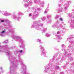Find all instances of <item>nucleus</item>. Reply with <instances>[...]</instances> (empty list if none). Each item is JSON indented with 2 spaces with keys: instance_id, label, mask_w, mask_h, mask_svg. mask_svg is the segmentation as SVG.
Listing matches in <instances>:
<instances>
[{
  "instance_id": "nucleus-1",
  "label": "nucleus",
  "mask_w": 74,
  "mask_h": 74,
  "mask_svg": "<svg viewBox=\"0 0 74 74\" xmlns=\"http://www.w3.org/2000/svg\"><path fill=\"white\" fill-rule=\"evenodd\" d=\"M41 51L42 56L44 57H47V50L45 49L44 47L42 45H40L39 47Z\"/></svg>"
},
{
  "instance_id": "nucleus-2",
  "label": "nucleus",
  "mask_w": 74,
  "mask_h": 74,
  "mask_svg": "<svg viewBox=\"0 0 74 74\" xmlns=\"http://www.w3.org/2000/svg\"><path fill=\"white\" fill-rule=\"evenodd\" d=\"M56 23V26L57 29L59 30V29H60V27H62V25H60L59 23V21H57Z\"/></svg>"
},
{
  "instance_id": "nucleus-3",
  "label": "nucleus",
  "mask_w": 74,
  "mask_h": 74,
  "mask_svg": "<svg viewBox=\"0 0 74 74\" xmlns=\"http://www.w3.org/2000/svg\"><path fill=\"white\" fill-rule=\"evenodd\" d=\"M5 33V31H3L1 33V36H2V37L4 36Z\"/></svg>"
},
{
  "instance_id": "nucleus-4",
  "label": "nucleus",
  "mask_w": 74,
  "mask_h": 74,
  "mask_svg": "<svg viewBox=\"0 0 74 74\" xmlns=\"http://www.w3.org/2000/svg\"><path fill=\"white\" fill-rule=\"evenodd\" d=\"M13 16L14 17V19H16V20H19V19L20 18V17L19 18L17 16L14 15Z\"/></svg>"
},
{
  "instance_id": "nucleus-5",
  "label": "nucleus",
  "mask_w": 74,
  "mask_h": 74,
  "mask_svg": "<svg viewBox=\"0 0 74 74\" xmlns=\"http://www.w3.org/2000/svg\"><path fill=\"white\" fill-rule=\"evenodd\" d=\"M74 23H71V25H70V28H71V29H73V28H74Z\"/></svg>"
},
{
  "instance_id": "nucleus-6",
  "label": "nucleus",
  "mask_w": 74,
  "mask_h": 74,
  "mask_svg": "<svg viewBox=\"0 0 74 74\" xmlns=\"http://www.w3.org/2000/svg\"><path fill=\"white\" fill-rule=\"evenodd\" d=\"M18 15H23L24 14L23 13H22V12H19L18 13Z\"/></svg>"
},
{
  "instance_id": "nucleus-7",
  "label": "nucleus",
  "mask_w": 74,
  "mask_h": 74,
  "mask_svg": "<svg viewBox=\"0 0 74 74\" xmlns=\"http://www.w3.org/2000/svg\"><path fill=\"white\" fill-rule=\"evenodd\" d=\"M4 14H6V15H7V16H10V15H11L9 13H8L7 12H5V13H4Z\"/></svg>"
},
{
  "instance_id": "nucleus-8",
  "label": "nucleus",
  "mask_w": 74,
  "mask_h": 74,
  "mask_svg": "<svg viewBox=\"0 0 74 74\" xmlns=\"http://www.w3.org/2000/svg\"><path fill=\"white\" fill-rule=\"evenodd\" d=\"M49 68H46L45 69V70L44 71V72H47L48 70H49Z\"/></svg>"
},
{
  "instance_id": "nucleus-9",
  "label": "nucleus",
  "mask_w": 74,
  "mask_h": 74,
  "mask_svg": "<svg viewBox=\"0 0 74 74\" xmlns=\"http://www.w3.org/2000/svg\"><path fill=\"white\" fill-rule=\"evenodd\" d=\"M24 5L25 7H27L29 6V5L28 4H24Z\"/></svg>"
},
{
  "instance_id": "nucleus-10",
  "label": "nucleus",
  "mask_w": 74,
  "mask_h": 74,
  "mask_svg": "<svg viewBox=\"0 0 74 74\" xmlns=\"http://www.w3.org/2000/svg\"><path fill=\"white\" fill-rule=\"evenodd\" d=\"M51 35L49 34H47L46 35V37H49Z\"/></svg>"
},
{
  "instance_id": "nucleus-11",
  "label": "nucleus",
  "mask_w": 74,
  "mask_h": 74,
  "mask_svg": "<svg viewBox=\"0 0 74 74\" xmlns=\"http://www.w3.org/2000/svg\"><path fill=\"white\" fill-rule=\"evenodd\" d=\"M42 31L43 32H44V31H46V30H47V29H42Z\"/></svg>"
},
{
  "instance_id": "nucleus-12",
  "label": "nucleus",
  "mask_w": 74,
  "mask_h": 74,
  "mask_svg": "<svg viewBox=\"0 0 74 74\" xmlns=\"http://www.w3.org/2000/svg\"><path fill=\"white\" fill-rule=\"evenodd\" d=\"M41 40L38 39L37 40V42H41Z\"/></svg>"
},
{
  "instance_id": "nucleus-13",
  "label": "nucleus",
  "mask_w": 74,
  "mask_h": 74,
  "mask_svg": "<svg viewBox=\"0 0 74 74\" xmlns=\"http://www.w3.org/2000/svg\"><path fill=\"white\" fill-rule=\"evenodd\" d=\"M60 36H59V37H58L57 38H58V39H60Z\"/></svg>"
},
{
  "instance_id": "nucleus-14",
  "label": "nucleus",
  "mask_w": 74,
  "mask_h": 74,
  "mask_svg": "<svg viewBox=\"0 0 74 74\" xmlns=\"http://www.w3.org/2000/svg\"><path fill=\"white\" fill-rule=\"evenodd\" d=\"M62 20H63V19L60 18V21H62Z\"/></svg>"
},
{
  "instance_id": "nucleus-15",
  "label": "nucleus",
  "mask_w": 74,
  "mask_h": 74,
  "mask_svg": "<svg viewBox=\"0 0 74 74\" xmlns=\"http://www.w3.org/2000/svg\"><path fill=\"white\" fill-rule=\"evenodd\" d=\"M40 42V44H43V42H41V41L40 42Z\"/></svg>"
},
{
  "instance_id": "nucleus-16",
  "label": "nucleus",
  "mask_w": 74,
  "mask_h": 74,
  "mask_svg": "<svg viewBox=\"0 0 74 74\" xmlns=\"http://www.w3.org/2000/svg\"><path fill=\"white\" fill-rule=\"evenodd\" d=\"M60 6H61V5H60V4H59L58 5V7H60Z\"/></svg>"
},
{
  "instance_id": "nucleus-17",
  "label": "nucleus",
  "mask_w": 74,
  "mask_h": 74,
  "mask_svg": "<svg viewBox=\"0 0 74 74\" xmlns=\"http://www.w3.org/2000/svg\"><path fill=\"white\" fill-rule=\"evenodd\" d=\"M58 18V16H56V17H55V18L56 19H57V18Z\"/></svg>"
},
{
  "instance_id": "nucleus-18",
  "label": "nucleus",
  "mask_w": 74,
  "mask_h": 74,
  "mask_svg": "<svg viewBox=\"0 0 74 74\" xmlns=\"http://www.w3.org/2000/svg\"><path fill=\"white\" fill-rule=\"evenodd\" d=\"M24 1H29V0H24Z\"/></svg>"
},
{
  "instance_id": "nucleus-19",
  "label": "nucleus",
  "mask_w": 74,
  "mask_h": 74,
  "mask_svg": "<svg viewBox=\"0 0 74 74\" xmlns=\"http://www.w3.org/2000/svg\"><path fill=\"white\" fill-rule=\"evenodd\" d=\"M47 12V11H45L44 12V14H46Z\"/></svg>"
},
{
  "instance_id": "nucleus-20",
  "label": "nucleus",
  "mask_w": 74,
  "mask_h": 74,
  "mask_svg": "<svg viewBox=\"0 0 74 74\" xmlns=\"http://www.w3.org/2000/svg\"><path fill=\"white\" fill-rule=\"evenodd\" d=\"M29 16H32V14H29Z\"/></svg>"
},
{
  "instance_id": "nucleus-21",
  "label": "nucleus",
  "mask_w": 74,
  "mask_h": 74,
  "mask_svg": "<svg viewBox=\"0 0 74 74\" xmlns=\"http://www.w3.org/2000/svg\"><path fill=\"white\" fill-rule=\"evenodd\" d=\"M68 47H69V48H70V47H71V46L70 45H69V46H68Z\"/></svg>"
},
{
  "instance_id": "nucleus-22",
  "label": "nucleus",
  "mask_w": 74,
  "mask_h": 74,
  "mask_svg": "<svg viewBox=\"0 0 74 74\" xmlns=\"http://www.w3.org/2000/svg\"><path fill=\"white\" fill-rule=\"evenodd\" d=\"M30 3V4H32V1H31V2L29 1V3Z\"/></svg>"
},
{
  "instance_id": "nucleus-23",
  "label": "nucleus",
  "mask_w": 74,
  "mask_h": 74,
  "mask_svg": "<svg viewBox=\"0 0 74 74\" xmlns=\"http://www.w3.org/2000/svg\"><path fill=\"white\" fill-rule=\"evenodd\" d=\"M34 26V25L32 26V27H36V26Z\"/></svg>"
},
{
  "instance_id": "nucleus-24",
  "label": "nucleus",
  "mask_w": 74,
  "mask_h": 74,
  "mask_svg": "<svg viewBox=\"0 0 74 74\" xmlns=\"http://www.w3.org/2000/svg\"><path fill=\"white\" fill-rule=\"evenodd\" d=\"M57 34H58L59 33H60V32H58L57 33Z\"/></svg>"
},
{
  "instance_id": "nucleus-25",
  "label": "nucleus",
  "mask_w": 74,
  "mask_h": 74,
  "mask_svg": "<svg viewBox=\"0 0 74 74\" xmlns=\"http://www.w3.org/2000/svg\"><path fill=\"white\" fill-rule=\"evenodd\" d=\"M20 52H22V50H20Z\"/></svg>"
},
{
  "instance_id": "nucleus-26",
  "label": "nucleus",
  "mask_w": 74,
  "mask_h": 74,
  "mask_svg": "<svg viewBox=\"0 0 74 74\" xmlns=\"http://www.w3.org/2000/svg\"><path fill=\"white\" fill-rule=\"evenodd\" d=\"M60 74H63V72H61L60 73Z\"/></svg>"
},
{
  "instance_id": "nucleus-27",
  "label": "nucleus",
  "mask_w": 74,
  "mask_h": 74,
  "mask_svg": "<svg viewBox=\"0 0 74 74\" xmlns=\"http://www.w3.org/2000/svg\"><path fill=\"white\" fill-rule=\"evenodd\" d=\"M50 21V18H49V20H48V21Z\"/></svg>"
},
{
  "instance_id": "nucleus-28",
  "label": "nucleus",
  "mask_w": 74,
  "mask_h": 74,
  "mask_svg": "<svg viewBox=\"0 0 74 74\" xmlns=\"http://www.w3.org/2000/svg\"><path fill=\"white\" fill-rule=\"evenodd\" d=\"M4 21V20H1V22H3Z\"/></svg>"
},
{
  "instance_id": "nucleus-29",
  "label": "nucleus",
  "mask_w": 74,
  "mask_h": 74,
  "mask_svg": "<svg viewBox=\"0 0 74 74\" xmlns=\"http://www.w3.org/2000/svg\"><path fill=\"white\" fill-rule=\"evenodd\" d=\"M73 42V41H71L70 42H71V43H72V42Z\"/></svg>"
},
{
  "instance_id": "nucleus-30",
  "label": "nucleus",
  "mask_w": 74,
  "mask_h": 74,
  "mask_svg": "<svg viewBox=\"0 0 74 74\" xmlns=\"http://www.w3.org/2000/svg\"><path fill=\"white\" fill-rule=\"evenodd\" d=\"M42 20L43 21H44V20H45V19H44V18H43L42 19Z\"/></svg>"
},
{
  "instance_id": "nucleus-31",
  "label": "nucleus",
  "mask_w": 74,
  "mask_h": 74,
  "mask_svg": "<svg viewBox=\"0 0 74 74\" xmlns=\"http://www.w3.org/2000/svg\"><path fill=\"white\" fill-rule=\"evenodd\" d=\"M61 10H62V8H60V11H61Z\"/></svg>"
},
{
  "instance_id": "nucleus-32",
  "label": "nucleus",
  "mask_w": 74,
  "mask_h": 74,
  "mask_svg": "<svg viewBox=\"0 0 74 74\" xmlns=\"http://www.w3.org/2000/svg\"><path fill=\"white\" fill-rule=\"evenodd\" d=\"M69 3H71V1H69Z\"/></svg>"
},
{
  "instance_id": "nucleus-33",
  "label": "nucleus",
  "mask_w": 74,
  "mask_h": 74,
  "mask_svg": "<svg viewBox=\"0 0 74 74\" xmlns=\"http://www.w3.org/2000/svg\"><path fill=\"white\" fill-rule=\"evenodd\" d=\"M71 22H74V21L73 20H72V21H71Z\"/></svg>"
},
{
  "instance_id": "nucleus-34",
  "label": "nucleus",
  "mask_w": 74,
  "mask_h": 74,
  "mask_svg": "<svg viewBox=\"0 0 74 74\" xmlns=\"http://www.w3.org/2000/svg\"><path fill=\"white\" fill-rule=\"evenodd\" d=\"M3 68H2V67H1V69H2Z\"/></svg>"
},
{
  "instance_id": "nucleus-35",
  "label": "nucleus",
  "mask_w": 74,
  "mask_h": 74,
  "mask_svg": "<svg viewBox=\"0 0 74 74\" xmlns=\"http://www.w3.org/2000/svg\"><path fill=\"white\" fill-rule=\"evenodd\" d=\"M24 74H28L27 73H26Z\"/></svg>"
},
{
  "instance_id": "nucleus-36",
  "label": "nucleus",
  "mask_w": 74,
  "mask_h": 74,
  "mask_svg": "<svg viewBox=\"0 0 74 74\" xmlns=\"http://www.w3.org/2000/svg\"><path fill=\"white\" fill-rule=\"evenodd\" d=\"M43 25H42V24H41V26H42Z\"/></svg>"
},
{
  "instance_id": "nucleus-37",
  "label": "nucleus",
  "mask_w": 74,
  "mask_h": 74,
  "mask_svg": "<svg viewBox=\"0 0 74 74\" xmlns=\"http://www.w3.org/2000/svg\"><path fill=\"white\" fill-rule=\"evenodd\" d=\"M1 13V11H0V13Z\"/></svg>"
},
{
  "instance_id": "nucleus-38",
  "label": "nucleus",
  "mask_w": 74,
  "mask_h": 74,
  "mask_svg": "<svg viewBox=\"0 0 74 74\" xmlns=\"http://www.w3.org/2000/svg\"><path fill=\"white\" fill-rule=\"evenodd\" d=\"M0 48H1V46L0 45Z\"/></svg>"
},
{
  "instance_id": "nucleus-39",
  "label": "nucleus",
  "mask_w": 74,
  "mask_h": 74,
  "mask_svg": "<svg viewBox=\"0 0 74 74\" xmlns=\"http://www.w3.org/2000/svg\"><path fill=\"white\" fill-rule=\"evenodd\" d=\"M34 1H36V0H34Z\"/></svg>"
},
{
  "instance_id": "nucleus-40",
  "label": "nucleus",
  "mask_w": 74,
  "mask_h": 74,
  "mask_svg": "<svg viewBox=\"0 0 74 74\" xmlns=\"http://www.w3.org/2000/svg\"><path fill=\"white\" fill-rule=\"evenodd\" d=\"M39 29V28L38 27V29Z\"/></svg>"
},
{
  "instance_id": "nucleus-41",
  "label": "nucleus",
  "mask_w": 74,
  "mask_h": 74,
  "mask_svg": "<svg viewBox=\"0 0 74 74\" xmlns=\"http://www.w3.org/2000/svg\"><path fill=\"white\" fill-rule=\"evenodd\" d=\"M47 18H48V16H47Z\"/></svg>"
},
{
  "instance_id": "nucleus-42",
  "label": "nucleus",
  "mask_w": 74,
  "mask_h": 74,
  "mask_svg": "<svg viewBox=\"0 0 74 74\" xmlns=\"http://www.w3.org/2000/svg\"><path fill=\"white\" fill-rule=\"evenodd\" d=\"M67 8H66V9Z\"/></svg>"
},
{
  "instance_id": "nucleus-43",
  "label": "nucleus",
  "mask_w": 74,
  "mask_h": 74,
  "mask_svg": "<svg viewBox=\"0 0 74 74\" xmlns=\"http://www.w3.org/2000/svg\"><path fill=\"white\" fill-rule=\"evenodd\" d=\"M68 39H69V38H68Z\"/></svg>"
},
{
  "instance_id": "nucleus-44",
  "label": "nucleus",
  "mask_w": 74,
  "mask_h": 74,
  "mask_svg": "<svg viewBox=\"0 0 74 74\" xmlns=\"http://www.w3.org/2000/svg\"><path fill=\"white\" fill-rule=\"evenodd\" d=\"M8 55H10V54H8Z\"/></svg>"
},
{
  "instance_id": "nucleus-45",
  "label": "nucleus",
  "mask_w": 74,
  "mask_h": 74,
  "mask_svg": "<svg viewBox=\"0 0 74 74\" xmlns=\"http://www.w3.org/2000/svg\"><path fill=\"white\" fill-rule=\"evenodd\" d=\"M3 14L4 13H3Z\"/></svg>"
},
{
  "instance_id": "nucleus-46",
  "label": "nucleus",
  "mask_w": 74,
  "mask_h": 74,
  "mask_svg": "<svg viewBox=\"0 0 74 74\" xmlns=\"http://www.w3.org/2000/svg\"><path fill=\"white\" fill-rule=\"evenodd\" d=\"M65 9H66L65 8Z\"/></svg>"
}]
</instances>
